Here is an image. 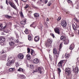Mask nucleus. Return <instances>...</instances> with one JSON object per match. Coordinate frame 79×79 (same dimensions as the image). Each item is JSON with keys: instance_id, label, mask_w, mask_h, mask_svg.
<instances>
[{"instance_id": "nucleus-1", "label": "nucleus", "mask_w": 79, "mask_h": 79, "mask_svg": "<svg viewBox=\"0 0 79 79\" xmlns=\"http://www.w3.org/2000/svg\"><path fill=\"white\" fill-rule=\"evenodd\" d=\"M52 42H53V40H52L50 39H48L47 40V41L45 44V45L46 47H48L49 46H51V44H52Z\"/></svg>"}, {"instance_id": "nucleus-2", "label": "nucleus", "mask_w": 79, "mask_h": 79, "mask_svg": "<svg viewBox=\"0 0 79 79\" xmlns=\"http://www.w3.org/2000/svg\"><path fill=\"white\" fill-rule=\"evenodd\" d=\"M59 52L56 51V48H54L53 49V53L54 56L55 55L56 56V58H58L59 56Z\"/></svg>"}, {"instance_id": "nucleus-3", "label": "nucleus", "mask_w": 79, "mask_h": 79, "mask_svg": "<svg viewBox=\"0 0 79 79\" xmlns=\"http://www.w3.org/2000/svg\"><path fill=\"white\" fill-rule=\"evenodd\" d=\"M5 41V38L3 36L0 37V44L3 45V42Z\"/></svg>"}, {"instance_id": "nucleus-4", "label": "nucleus", "mask_w": 79, "mask_h": 79, "mask_svg": "<svg viewBox=\"0 0 79 79\" xmlns=\"http://www.w3.org/2000/svg\"><path fill=\"white\" fill-rule=\"evenodd\" d=\"M18 57L20 60H23L24 58V55L22 53H20L18 55Z\"/></svg>"}, {"instance_id": "nucleus-5", "label": "nucleus", "mask_w": 79, "mask_h": 79, "mask_svg": "<svg viewBox=\"0 0 79 79\" xmlns=\"http://www.w3.org/2000/svg\"><path fill=\"white\" fill-rule=\"evenodd\" d=\"M61 24L62 27H65L67 25V23L65 21H62L61 22Z\"/></svg>"}, {"instance_id": "nucleus-6", "label": "nucleus", "mask_w": 79, "mask_h": 79, "mask_svg": "<svg viewBox=\"0 0 79 79\" xmlns=\"http://www.w3.org/2000/svg\"><path fill=\"white\" fill-rule=\"evenodd\" d=\"M55 32L56 34H58L59 35H60V30L58 28H56L54 29Z\"/></svg>"}, {"instance_id": "nucleus-7", "label": "nucleus", "mask_w": 79, "mask_h": 79, "mask_svg": "<svg viewBox=\"0 0 79 79\" xmlns=\"http://www.w3.org/2000/svg\"><path fill=\"white\" fill-rule=\"evenodd\" d=\"M75 25H76V26H77V27H76V26H75L74 24H73L72 25L73 28V30H74V31H76V30L77 29V28H78V27H79V26L77 25V23H75Z\"/></svg>"}, {"instance_id": "nucleus-8", "label": "nucleus", "mask_w": 79, "mask_h": 79, "mask_svg": "<svg viewBox=\"0 0 79 79\" xmlns=\"http://www.w3.org/2000/svg\"><path fill=\"white\" fill-rule=\"evenodd\" d=\"M8 3L10 5V6H11V7L14 8V9H15V10L16 9V6H15V5H13V4L11 2H10V1H9Z\"/></svg>"}, {"instance_id": "nucleus-9", "label": "nucleus", "mask_w": 79, "mask_h": 79, "mask_svg": "<svg viewBox=\"0 0 79 79\" xmlns=\"http://www.w3.org/2000/svg\"><path fill=\"white\" fill-rule=\"evenodd\" d=\"M72 71L73 73H78L79 72V69H78V67H76L75 69H73Z\"/></svg>"}, {"instance_id": "nucleus-10", "label": "nucleus", "mask_w": 79, "mask_h": 79, "mask_svg": "<svg viewBox=\"0 0 79 79\" xmlns=\"http://www.w3.org/2000/svg\"><path fill=\"white\" fill-rule=\"evenodd\" d=\"M65 72L66 73H67L68 74H71V70L69 69V68H67L65 69Z\"/></svg>"}, {"instance_id": "nucleus-11", "label": "nucleus", "mask_w": 79, "mask_h": 79, "mask_svg": "<svg viewBox=\"0 0 79 79\" xmlns=\"http://www.w3.org/2000/svg\"><path fill=\"white\" fill-rule=\"evenodd\" d=\"M39 40H40V38H39V37L38 36H36L34 38L35 41L36 42H38Z\"/></svg>"}, {"instance_id": "nucleus-12", "label": "nucleus", "mask_w": 79, "mask_h": 79, "mask_svg": "<svg viewBox=\"0 0 79 79\" xmlns=\"http://www.w3.org/2000/svg\"><path fill=\"white\" fill-rule=\"evenodd\" d=\"M39 62V59H38L36 58L33 60L34 63L35 64H37Z\"/></svg>"}, {"instance_id": "nucleus-13", "label": "nucleus", "mask_w": 79, "mask_h": 79, "mask_svg": "<svg viewBox=\"0 0 79 79\" xmlns=\"http://www.w3.org/2000/svg\"><path fill=\"white\" fill-rule=\"evenodd\" d=\"M60 39L63 41H64L66 40V37L65 36H61L60 37Z\"/></svg>"}, {"instance_id": "nucleus-14", "label": "nucleus", "mask_w": 79, "mask_h": 79, "mask_svg": "<svg viewBox=\"0 0 79 79\" xmlns=\"http://www.w3.org/2000/svg\"><path fill=\"white\" fill-rule=\"evenodd\" d=\"M74 48V45L73 44H72L70 46L69 49L71 50H72Z\"/></svg>"}, {"instance_id": "nucleus-15", "label": "nucleus", "mask_w": 79, "mask_h": 79, "mask_svg": "<svg viewBox=\"0 0 79 79\" xmlns=\"http://www.w3.org/2000/svg\"><path fill=\"white\" fill-rule=\"evenodd\" d=\"M38 71H39V73H40V74H42V67H39L38 68Z\"/></svg>"}, {"instance_id": "nucleus-16", "label": "nucleus", "mask_w": 79, "mask_h": 79, "mask_svg": "<svg viewBox=\"0 0 79 79\" xmlns=\"http://www.w3.org/2000/svg\"><path fill=\"white\" fill-rule=\"evenodd\" d=\"M6 57V54H4L2 56L0 57V58L2 60H3V59H4V58H5Z\"/></svg>"}, {"instance_id": "nucleus-17", "label": "nucleus", "mask_w": 79, "mask_h": 79, "mask_svg": "<svg viewBox=\"0 0 79 79\" xmlns=\"http://www.w3.org/2000/svg\"><path fill=\"white\" fill-rule=\"evenodd\" d=\"M15 70V68H10L9 69V71L10 72H13Z\"/></svg>"}, {"instance_id": "nucleus-18", "label": "nucleus", "mask_w": 79, "mask_h": 79, "mask_svg": "<svg viewBox=\"0 0 79 79\" xmlns=\"http://www.w3.org/2000/svg\"><path fill=\"white\" fill-rule=\"evenodd\" d=\"M26 20H23V21L20 22V23L21 24H22L23 26H24V25H25V24H26Z\"/></svg>"}, {"instance_id": "nucleus-19", "label": "nucleus", "mask_w": 79, "mask_h": 79, "mask_svg": "<svg viewBox=\"0 0 79 79\" xmlns=\"http://www.w3.org/2000/svg\"><path fill=\"white\" fill-rule=\"evenodd\" d=\"M57 66H58V67L59 68H62L63 65H62V64H61L59 62Z\"/></svg>"}, {"instance_id": "nucleus-20", "label": "nucleus", "mask_w": 79, "mask_h": 79, "mask_svg": "<svg viewBox=\"0 0 79 79\" xmlns=\"http://www.w3.org/2000/svg\"><path fill=\"white\" fill-rule=\"evenodd\" d=\"M64 41V44L65 45H67L69 43V40H66Z\"/></svg>"}, {"instance_id": "nucleus-21", "label": "nucleus", "mask_w": 79, "mask_h": 79, "mask_svg": "<svg viewBox=\"0 0 79 79\" xmlns=\"http://www.w3.org/2000/svg\"><path fill=\"white\" fill-rule=\"evenodd\" d=\"M18 71H20V72H24V70L21 68H19V69L18 70Z\"/></svg>"}, {"instance_id": "nucleus-22", "label": "nucleus", "mask_w": 79, "mask_h": 79, "mask_svg": "<svg viewBox=\"0 0 79 79\" xmlns=\"http://www.w3.org/2000/svg\"><path fill=\"white\" fill-rule=\"evenodd\" d=\"M34 17L35 18H37V17H39V14H38V13H35L34 14Z\"/></svg>"}, {"instance_id": "nucleus-23", "label": "nucleus", "mask_w": 79, "mask_h": 79, "mask_svg": "<svg viewBox=\"0 0 79 79\" xmlns=\"http://www.w3.org/2000/svg\"><path fill=\"white\" fill-rule=\"evenodd\" d=\"M6 26H5L3 28H2V27H3V25H2V24H0V28H1V30H2V29H3V30H4V29H5Z\"/></svg>"}, {"instance_id": "nucleus-24", "label": "nucleus", "mask_w": 79, "mask_h": 79, "mask_svg": "<svg viewBox=\"0 0 79 79\" xmlns=\"http://www.w3.org/2000/svg\"><path fill=\"white\" fill-rule=\"evenodd\" d=\"M9 45L11 46L14 45H15V42L11 41V42L9 43Z\"/></svg>"}, {"instance_id": "nucleus-25", "label": "nucleus", "mask_w": 79, "mask_h": 79, "mask_svg": "<svg viewBox=\"0 0 79 79\" xmlns=\"http://www.w3.org/2000/svg\"><path fill=\"white\" fill-rule=\"evenodd\" d=\"M26 57L28 60L31 59V56L29 54H27L26 56Z\"/></svg>"}, {"instance_id": "nucleus-26", "label": "nucleus", "mask_w": 79, "mask_h": 79, "mask_svg": "<svg viewBox=\"0 0 79 79\" xmlns=\"http://www.w3.org/2000/svg\"><path fill=\"white\" fill-rule=\"evenodd\" d=\"M69 56V54L66 53L65 56V57L66 58H68Z\"/></svg>"}, {"instance_id": "nucleus-27", "label": "nucleus", "mask_w": 79, "mask_h": 79, "mask_svg": "<svg viewBox=\"0 0 79 79\" xmlns=\"http://www.w3.org/2000/svg\"><path fill=\"white\" fill-rule=\"evenodd\" d=\"M28 39L29 40L31 41L32 40V37L30 35H28Z\"/></svg>"}, {"instance_id": "nucleus-28", "label": "nucleus", "mask_w": 79, "mask_h": 79, "mask_svg": "<svg viewBox=\"0 0 79 79\" xmlns=\"http://www.w3.org/2000/svg\"><path fill=\"white\" fill-rule=\"evenodd\" d=\"M62 44H60V46H59V51H61V48H62Z\"/></svg>"}, {"instance_id": "nucleus-29", "label": "nucleus", "mask_w": 79, "mask_h": 79, "mask_svg": "<svg viewBox=\"0 0 79 79\" xmlns=\"http://www.w3.org/2000/svg\"><path fill=\"white\" fill-rule=\"evenodd\" d=\"M24 32L26 34H29V31H28L27 29H26Z\"/></svg>"}, {"instance_id": "nucleus-30", "label": "nucleus", "mask_w": 79, "mask_h": 79, "mask_svg": "<svg viewBox=\"0 0 79 79\" xmlns=\"http://www.w3.org/2000/svg\"><path fill=\"white\" fill-rule=\"evenodd\" d=\"M6 65H7V66H10V65H11V64L10 62V61H8V62L6 64Z\"/></svg>"}, {"instance_id": "nucleus-31", "label": "nucleus", "mask_w": 79, "mask_h": 79, "mask_svg": "<svg viewBox=\"0 0 79 79\" xmlns=\"http://www.w3.org/2000/svg\"><path fill=\"white\" fill-rule=\"evenodd\" d=\"M12 58H13V57L12 56L10 57H8L7 59L8 61H10V59H12Z\"/></svg>"}, {"instance_id": "nucleus-32", "label": "nucleus", "mask_w": 79, "mask_h": 79, "mask_svg": "<svg viewBox=\"0 0 79 79\" xmlns=\"http://www.w3.org/2000/svg\"><path fill=\"white\" fill-rule=\"evenodd\" d=\"M10 62V64H11V65L12 64H13V63H14V62H15V60H12Z\"/></svg>"}, {"instance_id": "nucleus-33", "label": "nucleus", "mask_w": 79, "mask_h": 79, "mask_svg": "<svg viewBox=\"0 0 79 79\" xmlns=\"http://www.w3.org/2000/svg\"><path fill=\"white\" fill-rule=\"evenodd\" d=\"M60 68H58L57 69L59 71V72H58V74H60V73H61V69H60Z\"/></svg>"}, {"instance_id": "nucleus-34", "label": "nucleus", "mask_w": 79, "mask_h": 79, "mask_svg": "<svg viewBox=\"0 0 79 79\" xmlns=\"http://www.w3.org/2000/svg\"><path fill=\"white\" fill-rule=\"evenodd\" d=\"M6 52V51L5 49L3 50L1 52V53H4Z\"/></svg>"}, {"instance_id": "nucleus-35", "label": "nucleus", "mask_w": 79, "mask_h": 79, "mask_svg": "<svg viewBox=\"0 0 79 79\" xmlns=\"http://www.w3.org/2000/svg\"><path fill=\"white\" fill-rule=\"evenodd\" d=\"M64 62V60H60L59 63L61 64H62Z\"/></svg>"}, {"instance_id": "nucleus-36", "label": "nucleus", "mask_w": 79, "mask_h": 79, "mask_svg": "<svg viewBox=\"0 0 79 79\" xmlns=\"http://www.w3.org/2000/svg\"><path fill=\"white\" fill-rule=\"evenodd\" d=\"M49 58L50 59V61H52L53 58L52 57V56H50V55H49Z\"/></svg>"}, {"instance_id": "nucleus-37", "label": "nucleus", "mask_w": 79, "mask_h": 79, "mask_svg": "<svg viewBox=\"0 0 79 79\" xmlns=\"http://www.w3.org/2000/svg\"><path fill=\"white\" fill-rule=\"evenodd\" d=\"M5 16L6 17V18H11V16H8L7 15H5Z\"/></svg>"}, {"instance_id": "nucleus-38", "label": "nucleus", "mask_w": 79, "mask_h": 79, "mask_svg": "<svg viewBox=\"0 0 79 79\" xmlns=\"http://www.w3.org/2000/svg\"><path fill=\"white\" fill-rule=\"evenodd\" d=\"M67 2H68V3H71V4L73 3L72 1H70V0H67Z\"/></svg>"}, {"instance_id": "nucleus-39", "label": "nucleus", "mask_w": 79, "mask_h": 79, "mask_svg": "<svg viewBox=\"0 0 79 79\" xmlns=\"http://www.w3.org/2000/svg\"><path fill=\"white\" fill-rule=\"evenodd\" d=\"M30 68L32 69H34V65H31L30 66Z\"/></svg>"}, {"instance_id": "nucleus-40", "label": "nucleus", "mask_w": 79, "mask_h": 79, "mask_svg": "<svg viewBox=\"0 0 79 79\" xmlns=\"http://www.w3.org/2000/svg\"><path fill=\"white\" fill-rule=\"evenodd\" d=\"M20 16L22 18H23L24 17V15H23V14L22 12H21L20 13Z\"/></svg>"}, {"instance_id": "nucleus-41", "label": "nucleus", "mask_w": 79, "mask_h": 79, "mask_svg": "<svg viewBox=\"0 0 79 79\" xmlns=\"http://www.w3.org/2000/svg\"><path fill=\"white\" fill-rule=\"evenodd\" d=\"M27 53H29V52H31V50L30 49V48H27Z\"/></svg>"}, {"instance_id": "nucleus-42", "label": "nucleus", "mask_w": 79, "mask_h": 79, "mask_svg": "<svg viewBox=\"0 0 79 79\" xmlns=\"http://www.w3.org/2000/svg\"><path fill=\"white\" fill-rule=\"evenodd\" d=\"M34 50H32L31 51V55L34 54Z\"/></svg>"}, {"instance_id": "nucleus-43", "label": "nucleus", "mask_w": 79, "mask_h": 79, "mask_svg": "<svg viewBox=\"0 0 79 79\" xmlns=\"http://www.w3.org/2000/svg\"><path fill=\"white\" fill-rule=\"evenodd\" d=\"M15 66H16V67L17 68H18V67L19 66V64H18V63H17L16 64H15Z\"/></svg>"}, {"instance_id": "nucleus-44", "label": "nucleus", "mask_w": 79, "mask_h": 79, "mask_svg": "<svg viewBox=\"0 0 79 79\" xmlns=\"http://www.w3.org/2000/svg\"><path fill=\"white\" fill-rule=\"evenodd\" d=\"M28 7H29V5H28V4H27L24 7V8H28Z\"/></svg>"}, {"instance_id": "nucleus-45", "label": "nucleus", "mask_w": 79, "mask_h": 79, "mask_svg": "<svg viewBox=\"0 0 79 79\" xmlns=\"http://www.w3.org/2000/svg\"><path fill=\"white\" fill-rule=\"evenodd\" d=\"M51 35L53 37V38H55V35H54V34L51 33Z\"/></svg>"}, {"instance_id": "nucleus-46", "label": "nucleus", "mask_w": 79, "mask_h": 79, "mask_svg": "<svg viewBox=\"0 0 79 79\" xmlns=\"http://www.w3.org/2000/svg\"><path fill=\"white\" fill-rule=\"evenodd\" d=\"M74 20H75L76 22H79V21L77 20V18L74 19Z\"/></svg>"}, {"instance_id": "nucleus-47", "label": "nucleus", "mask_w": 79, "mask_h": 79, "mask_svg": "<svg viewBox=\"0 0 79 79\" xmlns=\"http://www.w3.org/2000/svg\"><path fill=\"white\" fill-rule=\"evenodd\" d=\"M48 6H50L51 5V2H49V3L48 4Z\"/></svg>"}, {"instance_id": "nucleus-48", "label": "nucleus", "mask_w": 79, "mask_h": 79, "mask_svg": "<svg viewBox=\"0 0 79 79\" xmlns=\"http://www.w3.org/2000/svg\"><path fill=\"white\" fill-rule=\"evenodd\" d=\"M15 34L16 36V38H18L19 37V36H18V34H17V33H15Z\"/></svg>"}, {"instance_id": "nucleus-49", "label": "nucleus", "mask_w": 79, "mask_h": 79, "mask_svg": "<svg viewBox=\"0 0 79 79\" xmlns=\"http://www.w3.org/2000/svg\"><path fill=\"white\" fill-rule=\"evenodd\" d=\"M31 55H32L33 56H35V55H36V54L35 52Z\"/></svg>"}, {"instance_id": "nucleus-50", "label": "nucleus", "mask_w": 79, "mask_h": 79, "mask_svg": "<svg viewBox=\"0 0 79 79\" xmlns=\"http://www.w3.org/2000/svg\"><path fill=\"white\" fill-rule=\"evenodd\" d=\"M39 71V69H35V72H38Z\"/></svg>"}, {"instance_id": "nucleus-51", "label": "nucleus", "mask_w": 79, "mask_h": 79, "mask_svg": "<svg viewBox=\"0 0 79 79\" xmlns=\"http://www.w3.org/2000/svg\"><path fill=\"white\" fill-rule=\"evenodd\" d=\"M44 2L45 4L47 3L48 2V0H45L44 1Z\"/></svg>"}, {"instance_id": "nucleus-52", "label": "nucleus", "mask_w": 79, "mask_h": 79, "mask_svg": "<svg viewBox=\"0 0 79 79\" xmlns=\"http://www.w3.org/2000/svg\"><path fill=\"white\" fill-rule=\"evenodd\" d=\"M34 24H35V22H33L32 24L30 26L32 27V26H33V25Z\"/></svg>"}, {"instance_id": "nucleus-53", "label": "nucleus", "mask_w": 79, "mask_h": 79, "mask_svg": "<svg viewBox=\"0 0 79 79\" xmlns=\"http://www.w3.org/2000/svg\"><path fill=\"white\" fill-rule=\"evenodd\" d=\"M60 19H61V17H58V18L57 20L58 21H60Z\"/></svg>"}, {"instance_id": "nucleus-54", "label": "nucleus", "mask_w": 79, "mask_h": 79, "mask_svg": "<svg viewBox=\"0 0 79 79\" xmlns=\"http://www.w3.org/2000/svg\"><path fill=\"white\" fill-rule=\"evenodd\" d=\"M23 2H27V0H22Z\"/></svg>"}, {"instance_id": "nucleus-55", "label": "nucleus", "mask_w": 79, "mask_h": 79, "mask_svg": "<svg viewBox=\"0 0 79 79\" xmlns=\"http://www.w3.org/2000/svg\"><path fill=\"white\" fill-rule=\"evenodd\" d=\"M6 3L7 5H8V1L7 0H6Z\"/></svg>"}, {"instance_id": "nucleus-56", "label": "nucleus", "mask_w": 79, "mask_h": 79, "mask_svg": "<svg viewBox=\"0 0 79 79\" xmlns=\"http://www.w3.org/2000/svg\"><path fill=\"white\" fill-rule=\"evenodd\" d=\"M1 35H5V33H4L3 32H2L1 33Z\"/></svg>"}, {"instance_id": "nucleus-57", "label": "nucleus", "mask_w": 79, "mask_h": 79, "mask_svg": "<svg viewBox=\"0 0 79 79\" xmlns=\"http://www.w3.org/2000/svg\"><path fill=\"white\" fill-rule=\"evenodd\" d=\"M40 1L42 2H44L45 1V0H40Z\"/></svg>"}, {"instance_id": "nucleus-58", "label": "nucleus", "mask_w": 79, "mask_h": 79, "mask_svg": "<svg viewBox=\"0 0 79 79\" xmlns=\"http://www.w3.org/2000/svg\"><path fill=\"white\" fill-rule=\"evenodd\" d=\"M61 34H63V31H62L61 32Z\"/></svg>"}, {"instance_id": "nucleus-59", "label": "nucleus", "mask_w": 79, "mask_h": 79, "mask_svg": "<svg viewBox=\"0 0 79 79\" xmlns=\"http://www.w3.org/2000/svg\"><path fill=\"white\" fill-rule=\"evenodd\" d=\"M15 1L16 3H18V0H15Z\"/></svg>"}, {"instance_id": "nucleus-60", "label": "nucleus", "mask_w": 79, "mask_h": 79, "mask_svg": "<svg viewBox=\"0 0 79 79\" xmlns=\"http://www.w3.org/2000/svg\"><path fill=\"white\" fill-rule=\"evenodd\" d=\"M47 21H49V19H47Z\"/></svg>"}, {"instance_id": "nucleus-61", "label": "nucleus", "mask_w": 79, "mask_h": 79, "mask_svg": "<svg viewBox=\"0 0 79 79\" xmlns=\"http://www.w3.org/2000/svg\"><path fill=\"white\" fill-rule=\"evenodd\" d=\"M67 13H68V12H67L66 14H67Z\"/></svg>"}, {"instance_id": "nucleus-62", "label": "nucleus", "mask_w": 79, "mask_h": 79, "mask_svg": "<svg viewBox=\"0 0 79 79\" xmlns=\"http://www.w3.org/2000/svg\"><path fill=\"white\" fill-rule=\"evenodd\" d=\"M78 34H79V30H78Z\"/></svg>"}, {"instance_id": "nucleus-63", "label": "nucleus", "mask_w": 79, "mask_h": 79, "mask_svg": "<svg viewBox=\"0 0 79 79\" xmlns=\"http://www.w3.org/2000/svg\"><path fill=\"white\" fill-rule=\"evenodd\" d=\"M11 23H9L10 24Z\"/></svg>"}, {"instance_id": "nucleus-64", "label": "nucleus", "mask_w": 79, "mask_h": 79, "mask_svg": "<svg viewBox=\"0 0 79 79\" xmlns=\"http://www.w3.org/2000/svg\"><path fill=\"white\" fill-rule=\"evenodd\" d=\"M17 42H18V41Z\"/></svg>"}]
</instances>
